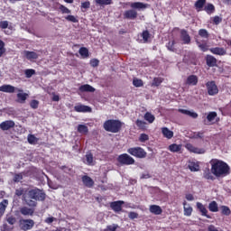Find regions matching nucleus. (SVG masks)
<instances>
[{
  "label": "nucleus",
  "instance_id": "obj_1",
  "mask_svg": "<svg viewBox=\"0 0 231 231\" xmlns=\"http://www.w3.org/2000/svg\"><path fill=\"white\" fill-rule=\"evenodd\" d=\"M46 199V193L42 189L37 188L26 190L23 194V203L27 207H37V201H44Z\"/></svg>",
  "mask_w": 231,
  "mask_h": 231
},
{
  "label": "nucleus",
  "instance_id": "obj_2",
  "mask_svg": "<svg viewBox=\"0 0 231 231\" xmlns=\"http://www.w3.org/2000/svg\"><path fill=\"white\" fill-rule=\"evenodd\" d=\"M211 172L216 178H223L230 174V166L226 162L215 159L210 161Z\"/></svg>",
  "mask_w": 231,
  "mask_h": 231
},
{
  "label": "nucleus",
  "instance_id": "obj_3",
  "mask_svg": "<svg viewBox=\"0 0 231 231\" xmlns=\"http://www.w3.org/2000/svg\"><path fill=\"white\" fill-rule=\"evenodd\" d=\"M122 125H124L122 121L109 119L104 123L103 127L105 131H107L108 133H120V131H122Z\"/></svg>",
  "mask_w": 231,
  "mask_h": 231
},
{
  "label": "nucleus",
  "instance_id": "obj_4",
  "mask_svg": "<svg viewBox=\"0 0 231 231\" xmlns=\"http://www.w3.org/2000/svg\"><path fill=\"white\" fill-rule=\"evenodd\" d=\"M128 154L135 158L143 159L147 157V152L142 147H132L127 150Z\"/></svg>",
  "mask_w": 231,
  "mask_h": 231
},
{
  "label": "nucleus",
  "instance_id": "obj_5",
  "mask_svg": "<svg viewBox=\"0 0 231 231\" xmlns=\"http://www.w3.org/2000/svg\"><path fill=\"white\" fill-rule=\"evenodd\" d=\"M117 162L121 165H134V159L127 153H123L117 157Z\"/></svg>",
  "mask_w": 231,
  "mask_h": 231
},
{
  "label": "nucleus",
  "instance_id": "obj_6",
  "mask_svg": "<svg viewBox=\"0 0 231 231\" xmlns=\"http://www.w3.org/2000/svg\"><path fill=\"white\" fill-rule=\"evenodd\" d=\"M19 226L23 231L32 230V226H35V221L33 219L21 218L19 220Z\"/></svg>",
  "mask_w": 231,
  "mask_h": 231
},
{
  "label": "nucleus",
  "instance_id": "obj_7",
  "mask_svg": "<svg viewBox=\"0 0 231 231\" xmlns=\"http://www.w3.org/2000/svg\"><path fill=\"white\" fill-rule=\"evenodd\" d=\"M208 95L210 97H214V95H217L219 93V88H217V85H216V81H208L206 83Z\"/></svg>",
  "mask_w": 231,
  "mask_h": 231
},
{
  "label": "nucleus",
  "instance_id": "obj_8",
  "mask_svg": "<svg viewBox=\"0 0 231 231\" xmlns=\"http://www.w3.org/2000/svg\"><path fill=\"white\" fill-rule=\"evenodd\" d=\"M14 127H15V122L13 120L4 121L0 124V129H2V131H8Z\"/></svg>",
  "mask_w": 231,
  "mask_h": 231
},
{
  "label": "nucleus",
  "instance_id": "obj_9",
  "mask_svg": "<svg viewBox=\"0 0 231 231\" xmlns=\"http://www.w3.org/2000/svg\"><path fill=\"white\" fill-rule=\"evenodd\" d=\"M20 214H22V216H33V214H35V209L33 208V207H26L23 206L22 208H20Z\"/></svg>",
  "mask_w": 231,
  "mask_h": 231
},
{
  "label": "nucleus",
  "instance_id": "obj_10",
  "mask_svg": "<svg viewBox=\"0 0 231 231\" xmlns=\"http://www.w3.org/2000/svg\"><path fill=\"white\" fill-rule=\"evenodd\" d=\"M186 149H188L189 152H194L195 154H205V149L195 147L191 143H187Z\"/></svg>",
  "mask_w": 231,
  "mask_h": 231
},
{
  "label": "nucleus",
  "instance_id": "obj_11",
  "mask_svg": "<svg viewBox=\"0 0 231 231\" xmlns=\"http://www.w3.org/2000/svg\"><path fill=\"white\" fill-rule=\"evenodd\" d=\"M125 202L124 200H117L110 203V208L114 212H122V205Z\"/></svg>",
  "mask_w": 231,
  "mask_h": 231
},
{
  "label": "nucleus",
  "instance_id": "obj_12",
  "mask_svg": "<svg viewBox=\"0 0 231 231\" xmlns=\"http://www.w3.org/2000/svg\"><path fill=\"white\" fill-rule=\"evenodd\" d=\"M82 182L85 187H88V189H91L95 185V180L91 179V177L88 175H84L82 178Z\"/></svg>",
  "mask_w": 231,
  "mask_h": 231
},
{
  "label": "nucleus",
  "instance_id": "obj_13",
  "mask_svg": "<svg viewBox=\"0 0 231 231\" xmlns=\"http://www.w3.org/2000/svg\"><path fill=\"white\" fill-rule=\"evenodd\" d=\"M206 64H207V66H208V68H214V67L217 66V60L216 59V57H214L212 55H207L206 56Z\"/></svg>",
  "mask_w": 231,
  "mask_h": 231
},
{
  "label": "nucleus",
  "instance_id": "obj_14",
  "mask_svg": "<svg viewBox=\"0 0 231 231\" xmlns=\"http://www.w3.org/2000/svg\"><path fill=\"white\" fill-rule=\"evenodd\" d=\"M81 93H95L96 89L89 84L81 85L79 88Z\"/></svg>",
  "mask_w": 231,
  "mask_h": 231
},
{
  "label": "nucleus",
  "instance_id": "obj_15",
  "mask_svg": "<svg viewBox=\"0 0 231 231\" xmlns=\"http://www.w3.org/2000/svg\"><path fill=\"white\" fill-rule=\"evenodd\" d=\"M74 111H77V113H91V107L85 105H78L74 106Z\"/></svg>",
  "mask_w": 231,
  "mask_h": 231
},
{
  "label": "nucleus",
  "instance_id": "obj_16",
  "mask_svg": "<svg viewBox=\"0 0 231 231\" xmlns=\"http://www.w3.org/2000/svg\"><path fill=\"white\" fill-rule=\"evenodd\" d=\"M124 17H125V19L134 20V19H136V17H138V13L134 9L127 10L125 12Z\"/></svg>",
  "mask_w": 231,
  "mask_h": 231
},
{
  "label": "nucleus",
  "instance_id": "obj_17",
  "mask_svg": "<svg viewBox=\"0 0 231 231\" xmlns=\"http://www.w3.org/2000/svg\"><path fill=\"white\" fill-rule=\"evenodd\" d=\"M209 51H211V53H213L214 55H226V51L223 47L211 48L209 49Z\"/></svg>",
  "mask_w": 231,
  "mask_h": 231
},
{
  "label": "nucleus",
  "instance_id": "obj_18",
  "mask_svg": "<svg viewBox=\"0 0 231 231\" xmlns=\"http://www.w3.org/2000/svg\"><path fill=\"white\" fill-rule=\"evenodd\" d=\"M23 54L28 60H35L39 59V54H37L35 51H24Z\"/></svg>",
  "mask_w": 231,
  "mask_h": 231
},
{
  "label": "nucleus",
  "instance_id": "obj_19",
  "mask_svg": "<svg viewBox=\"0 0 231 231\" xmlns=\"http://www.w3.org/2000/svg\"><path fill=\"white\" fill-rule=\"evenodd\" d=\"M197 208L201 212L202 216H205L208 219H211L212 217L208 215V210L200 202H197Z\"/></svg>",
  "mask_w": 231,
  "mask_h": 231
},
{
  "label": "nucleus",
  "instance_id": "obj_20",
  "mask_svg": "<svg viewBox=\"0 0 231 231\" xmlns=\"http://www.w3.org/2000/svg\"><path fill=\"white\" fill-rule=\"evenodd\" d=\"M180 37L184 44H190V35H189V32H187V30L182 29L180 31Z\"/></svg>",
  "mask_w": 231,
  "mask_h": 231
},
{
  "label": "nucleus",
  "instance_id": "obj_21",
  "mask_svg": "<svg viewBox=\"0 0 231 231\" xmlns=\"http://www.w3.org/2000/svg\"><path fill=\"white\" fill-rule=\"evenodd\" d=\"M198 76L190 75L187 78L186 84L187 86H198Z\"/></svg>",
  "mask_w": 231,
  "mask_h": 231
},
{
  "label": "nucleus",
  "instance_id": "obj_22",
  "mask_svg": "<svg viewBox=\"0 0 231 231\" xmlns=\"http://www.w3.org/2000/svg\"><path fill=\"white\" fill-rule=\"evenodd\" d=\"M130 6L134 10H145V8H147V4H143L141 2H134L130 5Z\"/></svg>",
  "mask_w": 231,
  "mask_h": 231
},
{
  "label": "nucleus",
  "instance_id": "obj_23",
  "mask_svg": "<svg viewBox=\"0 0 231 231\" xmlns=\"http://www.w3.org/2000/svg\"><path fill=\"white\" fill-rule=\"evenodd\" d=\"M0 91L3 93H15V87L12 85H3L0 87Z\"/></svg>",
  "mask_w": 231,
  "mask_h": 231
},
{
  "label": "nucleus",
  "instance_id": "obj_24",
  "mask_svg": "<svg viewBox=\"0 0 231 231\" xmlns=\"http://www.w3.org/2000/svg\"><path fill=\"white\" fill-rule=\"evenodd\" d=\"M150 212L152 214H154L155 216H160V214H162V212H163V210L158 205H152V206H150Z\"/></svg>",
  "mask_w": 231,
  "mask_h": 231
},
{
  "label": "nucleus",
  "instance_id": "obj_25",
  "mask_svg": "<svg viewBox=\"0 0 231 231\" xmlns=\"http://www.w3.org/2000/svg\"><path fill=\"white\" fill-rule=\"evenodd\" d=\"M162 133L165 138H168V140H171V138L174 136V132L169 130L167 127H163Z\"/></svg>",
  "mask_w": 231,
  "mask_h": 231
},
{
  "label": "nucleus",
  "instance_id": "obj_26",
  "mask_svg": "<svg viewBox=\"0 0 231 231\" xmlns=\"http://www.w3.org/2000/svg\"><path fill=\"white\" fill-rule=\"evenodd\" d=\"M5 221L8 223V225H15V223H17V218L12 214H7L5 217Z\"/></svg>",
  "mask_w": 231,
  "mask_h": 231
},
{
  "label": "nucleus",
  "instance_id": "obj_27",
  "mask_svg": "<svg viewBox=\"0 0 231 231\" xmlns=\"http://www.w3.org/2000/svg\"><path fill=\"white\" fill-rule=\"evenodd\" d=\"M208 210L210 212H219V207L217 206V202L215 200L211 201L208 205Z\"/></svg>",
  "mask_w": 231,
  "mask_h": 231
},
{
  "label": "nucleus",
  "instance_id": "obj_28",
  "mask_svg": "<svg viewBox=\"0 0 231 231\" xmlns=\"http://www.w3.org/2000/svg\"><path fill=\"white\" fill-rule=\"evenodd\" d=\"M203 178H205V180H211L212 181L216 180V178L212 176V172H210V169L208 168L204 170Z\"/></svg>",
  "mask_w": 231,
  "mask_h": 231
},
{
  "label": "nucleus",
  "instance_id": "obj_29",
  "mask_svg": "<svg viewBox=\"0 0 231 231\" xmlns=\"http://www.w3.org/2000/svg\"><path fill=\"white\" fill-rule=\"evenodd\" d=\"M207 4V0H198L195 3V8L198 12H201L203 10V6Z\"/></svg>",
  "mask_w": 231,
  "mask_h": 231
},
{
  "label": "nucleus",
  "instance_id": "obj_30",
  "mask_svg": "<svg viewBox=\"0 0 231 231\" xmlns=\"http://www.w3.org/2000/svg\"><path fill=\"white\" fill-rule=\"evenodd\" d=\"M181 147V144L172 143L169 146V151H171V152H180Z\"/></svg>",
  "mask_w": 231,
  "mask_h": 231
},
{
  "label": "nucleus",
  "instance_id": "obj_31",
  "mask_svg": "<svg viewBox=\"0 0 231 231\" xmlns=\"http://www.w3.org/2000/svg\"><path fill=\"white\" fill-rule=\"evenodd\" d=\"M79 53L82 59H88V57H89V50H88L86 47H81L79 51Z\"/></svg>",
  "mask_w": 231,
  "mask_h": 231
},
{
  "label": "nucleus",
  "instance_id": "obj_32",
  "mask_svg": "<svg viewBox=\"0 0 231 231\" xmlns=\"http://www.w3.org/2000/svg\"><path fill=\"white\" fill-rule=\"evenodd\" d=\"M17 102L19 104H24L26 102V98H28V94L26 93H18L17 94Z\"/></svg>",
  "mask_w": 231,
  "mask_h": 231
},
{
  "label": "nucleus",
  "instance_id": "obj_33",
  "mask_svg": "<svg viewBox=\"0 0 231 231\" xmlns=\"http://www.w3.org/2000/svg\"><path fill=\"white\" fill-rule=\"evenodd\" d=\"M78 133H80L81 134H88V133H89V129L86 125H79Z\"/></svg>",
  "mask_w": 231,
  "mask_h": 231
},
{
  "label": "nucleus",
  "instance_id": "obj_34",
  "mask_svg": "<svg viewBox=\"0 0 231 231\" xmlns=\"http://www.w3.org/2000/svg\"><path fill=\"white\" fill-rule=\"evenodd\" d=\"M205 12L210 15L216 12V7L212 4H208L207 6L204 7Z\"/></svg>",
  "mask_w": 231,
  "mask_h": 231
},
{
  "label": "nucleus",
  "instance_id": "obj_35",
  "mask_svg": "<svg viewBox=\"0 0 231 231\" xmlns=\"http://www.w3.org/2000/svg\"><path fill=\"white\" fill-rule=\"evenodd\" d=\"M162 82H163V78H154L152 82V87L158 88L159 86L162 85Z\"/></svg>",
  "mask_w": 231,
  "mask_h": 231
},
{
  "label": "nucleus",
  "instance_id": "obj_36",
  "mask_svg": "<svg viewBox=\"0 0 231 231\" xmlns=\"http://www.w3.org/2000/svg\"><path fill=\"white\" fill-rule=\"evenodd\" d=\"M144 120H146V122H149V124H152V122H154L155 120V117L150 112H146L144 115Z\"/></svg>",
  "mask_w": 231,
  "mask_h": 231
},
{
  "label": "nucleus",
  "instance_id": "obj_37",
  "mask_svg": "<svg viewBox=\"0 0 231 231\" xmlns=\"http://www.w3.org/2000/svg\"><path fill=\"white\" fill-rule=\"evenodd\" d=\"M24 194H26V190H24V189L20 188L15 189V196L18 198L22 196V201H24Z\"/></svg>",
  "mask_w": 231,
  "mask_h": 231
},
{
  "label": "nucleus",
  "instance_id": "obj_38",
  "mask_svg": "<svg viewBox=\"0 0 231 231\" xmlns=\"http://www.w3.org/2000/svg\"><path fill=\"white\" fill-rule=\"evenodd\" d=\"M220 210L222 216H230L231 214L230 208H228L227 206H221Z\"/></svg>",
  "mask_w": 231,
  "mask_h": 231
},
{
  "label": "nucleus",
  "instance_id": "obj_39",
  "mask_svg": "<svg viewBox=\"0 0 231 231\" xmlns=\"http://www.w3.org/2000/svg\"><path fill=\"white\" fill-rule=\"evenodd\" d=\"M28 143H31L32 145H35L37 142H39V139L35 137L33 134H29L27 137Z\"/></svg>",
  "mask_w": 231,
  "mask_h": 231
},
{
  "label": "nucleus",
  "instance_id": "obj_40",
  "mask_svg": "<svg viewBox=\"0 0 231 231\" xmlns=\"http://www.w3.org/2000/svg\"><path fill=\"white\" fill-rule=\"evenodd\" d=\"M85 158L87 161V165H93V153H91L90 152H87Z\"/></svg>",
  "mask_w": 231,
  "mask_h": 231
},
{
  "label": "nucleus",
  "instance_id": "obj_41",
  "mask_svg": "<svg viewBox=\"0 0 231 231\" xmlns=\"http://www.w3.org/2000/svg\"><path fill=\"white\" fill-rule=\"evenodd\" d=\"M142 37L144 42H149V39H151V33L149 31L145 30L142 32Z\"/></svg>",
  "mask_w": 231,
  "mask_h": 231
},
{
  "label": "nucleus",
  "instance_id": "obj_42",
  "mask_svg": "<svg viewBox=\"0 0 231 231\" xmlns=\"http://www.w3.org/2000/svg\"><path fill=\"white\" fill-rule=\"evenodd\" d=\"M7 205H8V200L7 199H4L0 203V214H5V211L6 210V206Z\"/></svg>",
  "mask_w": 231,
  "mask_h": 231
},
{
  "label": "nucleus",
  "instance_id": "obj_43",
  "mask_svg": "<svg viewBox=\"0 0 231 231\" xmlns=\"http://www.w3.org/2000/svg\"><path fill=\"white\" fill-rule=\"evenodd\" d=\"M189 169L193 171V172H198V171H199V164L196 163V162H191L189 165Z\"/></svg>",
  "mask_w": 231,
  "mask_h": 231
},
{
  "label": "nucleus",
  "instance_id": "obj_44",
  "mask_svg": "<svg viewBox=\"0 0 231 231\" xmlns=\"http://www.w3.org/2000/svg\"><path fill=\"white\" fill-rule=\"evenodd\" d=\"M26 79H32L33 75H35V69H28L24 71Z\"/></svg>",
  "mask_w": 231,
  "mask_h": 231
},
{
  "label": "nucleus",
  "instance_id": "obj_45",
  "mask_svg": "<svg viewBox=\"0 0 231 231\" xmlns=\"http://www.w3.org/2000/svg\"><path fill=\"white\" fill-rule=\"evenodd\" d=\"M133 85L135 88H142L143 86V80L138 79H133Z\"/></svg>",
  "mask_w": 231,
  "mask_h": 231
},
{
  "label": "nucleus",
  "instance_id": "obj_46",
  "mask_svg": "<svg viewBox=\"0 0 231 231\" xmlns=\"http://www.w3.org/2000/svg\"><path fill=\"white\" fill-rule=\"evenodd\" d=\"M199 35L201 36L203 39H208L209 34L206 29H200L199 31Z\"/></svg>",
  "mask_w": 231,
  "mask_h": 231
},
{
  "label": "nucleus",
  "instance_id": "obj_47",
  "mask_svg": "<svg viewBox=\"0 0 231 231\" xmlns=\"http://www.w3.org/2000/svg\"><path fill=\"white\" fill-rule=\"evenodd\" d=\"M97 5L99 6H106L107 5H111L112 0H96Z\"/></svg>",
  "mask_w": 231,
  "mask_h": 231
},
{
  "label": "nucleus",
  "instance_id": "obj_48",
  "mask_svg": "<svg viewBox=\"0 0 231 231\" xmlns=\"http://www.w3.org/2000/svg\"><path fill=\"white\" fill-rule=\"evenodd\" d=\"M0 28L2 30H6V28H9V30H12V26H9L8 21H1L0 22Z\"/></svg>",
  "mask_w": 231,
  "mask_h": 231
},
{
  "label": "nucleus",
  "instance_id": "obj_49",
  "mask_svg": "<svg viewBox=\"0 0 231 231\" xmlns=\"http://www.w3.org/2000/svg\"><path fill=\"white\" fill-rule=\"evenodd\" d=\"M216 116H217V113L216 112H210L208 116H207V119L208 122H212L216 119Z\"/></svg>",
  "mask_w": 231,
  "mask_h": 231
},
{
  "label": "nucleus",
  "instance_id": "obj_50",
  "mask_svg": "<svg viewBox=\"0 0 231 231\" xmlns=\"http://www.w3.org/2000/svg\"><path fill=\"white\" fill-rule=\"evenodd\" d=\"M6 53V48H5V42L0 40V55H5Z\"/></svg>",
  "mask_w": 231,
  "mask_h": 231
},
{
  "label": "nucleus",
  "instance_id": "obj_51",
  "mask_svg": "<svg viewBox=\"0 0 231 231\" xmlns=\"http://www.w3.org/2000/svg\"><path fill=\"white\" fill-rule=\"evenodd\" d=\"M135 124H136L137 127H139V129H145V122L144 121L137 119Z\"/></svg>",
  "mask_w": 231,
  "mask_h": 231
},
{
  "label": "nucleus",
  "instance_id": "obj_52",
  "mask_svg": "<svg viewBox=\"0 0 231 231\" xmlns=\"http://www.w3.org/2000/svg\"><path fill=\"white\" fill-rule=\"evenodd\" d=\"M65 19H66V21H69V23H79V20L71 14L66 16Z\"/></svg>",
  "mask_w": 231,
  "mask_h": 231
},
{
  "label": "nucleus",
  "instance_id": "obj_53",
  "mask_svg": "<svg viewBox=\"0 0 231 231\" xmlns=\"http://www.w3.org/2000/svg\"><path fill=\"white\" fill-rule=\"evenodd\" d=\"M204 134H205L204 132L194 133L192 138H194L195 140H198V138H200V140H203Z\"/></svg>",
  "mask_w": 231,
  "mask_h": 231
},
{
  "label": "nucleus",
  "instance_id": "obj_54",
  "mask_svg": "<svg viewBox=\"0 0 231 231\" xmlns=\"http://www.w3.org/2000/svg\"><path fill=\"white\" fill-rule=\"evenodd\" d=\"M30 106L32 109H37V107H39V101L36 99H33L31 101Z\"/></svg>",
  "mask_w": 231,
  "mask_h": 231
},
{
  "label": "nucleus",
  "instance_id": "obj_55",
  "mask_svg": "<svg viewBox=\"0 0 231 231\" xmlns=\"http://www.w3.org/2000/svg\"><path fill=\"white\" fill-rule=\"evenodd\" d=\"M147 140H149V135L147 134H141L140 137H139V142H147Z\"/></svg>",
  "mask_w": 231,
  "mask_h": 231
},
{
  "label": "nucleus",
  "instance_id": "obj_56",
  "mask_svg": "<svg viewBox=\"0 0 231 231\" xmlns=\"http://www.w3.org/2000/svg\"><path fill=\"white\" fill-rule=\"evenodd\" d=\"M116 228H118V225L114 224L112 226H107L104 231H116Z\"/></svg>",
  "mask_w": 231,
  "mask_h": 231
},
{
  "label": "nucleus",
  "instance_id": "obj_57",
  "mask_svg": "<svg viewBox=\"0 0 231 231\" xmlns=\"http://www.w3.org/2000/svg\"><path fill=\"white\" fill-rule=\"evenodd\" d=\"M60 10L62 14H71V10L68 9V7L64 5H60Z\"/></svg>",
  "mask_w": 231,
  "mask_h": 231
},
{
  "label": "nucleus",
  "instance_id": "obj_58",
  "mask_svg": "<svg viewBox=\"0 0 231 231\" xmlns=\"http://www.w3.org/2000/svg\"><path fill=\"white\" fill-rule=\"evenodd\" d=\"M128 217H129V219H138V213H136L134 211H131L128 214Z\"/></svg>",
  "mask_w": 231,
  "mask_h": 231
},
{
  "label": "nucleus",
  "instance_id": "obj_59",
  "mask_svg": "<svg viewBox=\"0 0 231 231\" xmlns=\"http://www.w3.org/2000/svg\"><path fill=\"white\" fill-rule=\"evenodd\" d=\"M192 214V208H185L184 207V216H190Z\"/></svg>",
  "mask_w": 231,
  "mask_h": 231
},
{
  "label": "nucleus",
  "instance_id": "obj_60",
  "mask_svg": "<svg viewBox=\"0 0 231 231\" xmlns=\"http://www.w3.org/2000/svg\"><path fill=\"white\" fill-rule=\"evenodd\" d=\"M99 62L100 61L97 59H93L90 60V65L92 66V68H97Z\"/></svg>",
  "mask_w": 231,
  "mask_h": 231
},
{
  "label": "nucleus",
  "instance_id": "obj_61",
  "mask_svg": "<svg viewBox=\"0 0 231 231\" xmlns=\"http://www.w3.org/2000/svg\"><path fill=\"white\" fill-rule=\"evenodd\" d=\"M223 22V18H221V17H219V16H215L214 18H213V23H214V24H219L220 23H222Z\"/></svg>",
  "mask_w": 231,
  "mask_h": 231
},
{
  "label": "nucleus",
  "instance_id": "obj_62",
  "mask_svg": "<svg viewBox=\"0 0 231 231\" xmlns=\"http://www.w3.org/2000/svg\"><path fill=\"white\" fill-rule=\"evenodd\" d=\"M89 6H91V3H89V1L81 3V8H84L85 10H88Z\"/></svg>",
  "mask_w": 231,
  "mask_h": 231
},
{
  "label": "nucleus",
  "instance_id": "obj_63",
  "mask_svg": "<svg viewBox=\"0 0 231 231\" xmlns=\"http://www.w3.org/2000/svg\"><path fill=\"white\" fill-rule=\"evenodd\" d=\"M21 180H23V175L21 174L14 175V181L17 182V181H21Z\"/></svg>",
  "mask_w": 231,
  "mask_h": 231
},
{
  "label": "nucleus",
  "instance_id": "obj_64",
  "mask_svg": "<svg viewBox=\"0 0 231 231\" xmlns=\"http://www.w3.org/2000/svg\"><path fill=\"white\" fill-rule=\"evenodd\" d=\"M208 231H219V230H217V228H216L214 225H210L208 227Z\"/></svg>",
  "mask_w": 231,
  "mask_h": 231
}]
</instances>
